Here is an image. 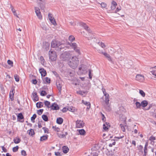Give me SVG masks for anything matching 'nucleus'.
<instances>
[{
  "label": "nucleus",
  "mask_w": 156,
  "mask_h": 156,
  "mask_svg": "<svg viewBox=\"0 0 156 156\" xmlns=\"http://www.w3.org/2000/svg\"><path fill=\"white\" fill-rule=\"evenodd\" d=\"M69 60V61L68 62L69 65L72 68L75 69L78 65V58L76 56H73Z\"/></svg>",
  "instance_id": "f257e3e1"
},
{
  "label": "nucleus",
  "mask_w": 156,
  "mask_h": 156,
  "mask_svg": "<svg viewBox=\"0 0 156 156\" xmlns=\"http://www.w3.org/2000/svg\"><path fill=\"white\" fill-rule=\"evenodd\" d=\"M51 46L53 48H57V50H60L62 48L61 42L55 40L52 41L51 43Z\"/></svg>",
  "instance_id": "f03ea898"
},
{
  "label": "nucleus",
  "mask_w": 156,
  "mask_h": 156,
  "mask_svg": "<svg viewBox=\"0 0 156 156\" xmlns=\"http://www.w3.org/2000/svg\"><path fill=\"white\" fill-rule=\"evenodd\" d=\"M105 104L104 105V107L108 111H109L111 110V108L110 107V105L109 104V95L108 94H105Z\"/></svg>",
  "instance_id": "7ed1b4c3"
},
{
  "label": "nucleus",
  "mask_w": 156,
  "mask_h": 156,
  "mask_svg": "<svg viewBox=\"0 0 156 156\" xmlns=\"http://www.w3.org/2000/svg\"><path fill=\"white\" fill-rule=\"evenodd\" d=\"M119 111L118 112V114H119V118L120 120L122 121H125L126 120V118L123 114H121L124 113L126 112L125 109L122 106L119 108Z\"/></svg>",
  "instance_id": "20e7f679"
},
{
  "label": "nucleus",
  "mask_w": 156,
  "mask_h": 156,
  "mask_svg": "<svg viewBox=\"0 0 156 156\" xmlns=\"http://www.w3.org/2000/svg\"><path fill=\"white\" fill-rule=\"evenodd\" d=\"M70 56V54L69 53L65 52L61 55L60 57L62 60L66 61L68 60Z\"/></svg>",
  "instance_id": "39448f33"
},
{
  "label": "nucleus",
  "mask_w": 156,
  "mask_h": 156,
  "mask_svg": "<svg viewBox=\"0 0 156 156\" xmlns=\"http://www.w3.org/2000/svg\"><path fill=\"white\" fill-rule=\"evenodd\" d=\"M57 55L55 51H50L49 52V59L52 61H55L57 58Z\"/></svg>",
  "instance_id": "423d86ee"
},
{
  "label": "nucleus",
  "mask_w": 156,
  "mask_h": 156,
  "mask_svg": "<svg viewBox=\"0 0 156 156\" xmlns=\"http://www.w3.org/2000/svg\"><path fill=\"white\" fill-rule=\"evenodd\" d=\"M35 12L37 17L40 20L42 19L41 12L39 8L36 7H35Z\"/></svg>",
  "instance_id": "0eeeda50"
},
{
  "label": "nucleus",
  "mask_w": 156,
  "mask_h": 156,
  "mask_svg": "<svg viewBox=\"0 0 156 156\" xmlns=\"http://www.w3.org/2000/svg\"><path fill=\"white\" fill-rule=\"evenodd\" d=\"M136 80L140 82H143L144 80V76L141 74H137L136 76Z\"/></svg>",
  "instance_id": "6e6552de"
},
{
  "label": "nucleus",
  "mask_w": 156,
  "mask_h": 156,
  "mask_svg": "<svg viewBox=\"0 0 156 156\" xmlns=\"http://www.w3.org/2000/svg\"><path fill=\"white\" fill-rule=\"evenodd\" d=\"M99 52L100 54H103L105 56V57L107 58L108 61L111 62L112 63L113 62L112 58L109 54H108L106 52H104L100 51Z\"/></svg>",
  "instance_id": "1a4fd4ad"
},
{
  "label": "nucleus",
  "mask_w": 156,
  "mask_h": 156,
  "mask_svg": "<svg viewBox=\"0 0 156 156\" xmlns=\"http://www.w3.org/2000/svg\"><path fill=\"white\" fill-rule=\"evenodd\" d=\"M84 122L80 120H77L76 122V126L77 128H82L84 126Z\"/></svg>",
  "instance_id": "9d476101"
},
{
  "label": "nucleus",
  "mask_w": 156,
  "mask_h": 156,
  "mask_svg": "<svg viewBox=\"0 0 156 156\" xmlns=\"http://www.w3.org/2000/svg\"><path fill=\"white\" fill-rule=\"evenodd\" d=\"M156 111V107H154L150 111L151 115L153 117L156 118V113H154Z\"/></svg>",
  "instance_id": "9b49d317"
},
{
  "label": "nucleus",
  "mask_w": 156,
  "mask_h": 156,
  "mask_svg": "<svg viewBox=\"0 0 156 156\" xmlns=\"http://www.w3.org/2000/svg\"><path fill=\"white\" fill-rule=\"evenodd\" d=\"M51 108L53 110H57L59 109L58 105L55 103H53L51 105Z\"/></svg>",
  "instance_id": "f8f14e48"
},
{
  "label": "nucleus",
  "mask_w": 156,
  "mask_h": 156,
  "mask_svg": "<svg viewBox=\"0 0 156 156\" xmlns=\"http://www.w3.org/2000/svg\"><path fill=\"white\" fill-rule=\"evenodd\" d=\"M87 71L86 70L82 69V68L79 67V70L77 72L78 74L79 75H81L82 74H85L86 73Z\"/></svg>",
  "instance_id": "ddd939ff"
},
{
  "label": "nucleus",
  "mask_w": 156,
  "mask_h": 156,
  "mask_svg": "<svg viewBox=\"0 0 156 156\" xmlns=\"http://www.w3.org/2000/svg\"><path fill=\"white\" fill-rule=\"evenodd\" d=\"M82 102L84 104L87 106V109L88 110H89L90 107V102L85 101L83 100H82Z\"/></svg>",
  "instance_id": "4468645a"
},
{
  "label": "nucleus",
  "mask_w": 156,
  "mask_h": 156,
  "mask_svg": "<svg viewBox=\"0 0 156 156\" xmlns=\"http://www.w3.org/2000/svg\"><path fill=\"white\" fill-rule=\"evenodd\" d=\"M15 92V90L14 89H12V90L10 91L9 94V98L11 99L12 101L14 100V95Z\"/></svg>",
  "instance_id": "2eb2a0df"
},
{
  "label": "nucleus",
  "mask_w": 156,
  "mask_h": 156,
  "mask_svg": "<svg viewBox=\"0 0 156 156\" xmlns=\"http://www.w3.org/2000/svg\"><path fill=\"white\" fill-rule=\"evenodd\" d=\"M39 72L42 76H44L46 75V72L45 70L43 68L40 69H39Z\"/></svg>",
  "instance_id": "dca6fc26"
},
{
  "label": "nucleus",
  "mask_w": 156,
  "mask_h": 156,
  "mask_svg": "<svg viewBox=\"0 0 156 156\" xmlns=\"http://www.w3.org/2000/svg\"><path fill=\"white\" fill-rule=\"evenodd\" d=\"M80 24L82 27L84 28L85 30H86L88 31H89L90 30L89 28L87 26L85 23L83 22H81L80 23Z\"/></svg>",
  "instance_id": "f3484780"
},
{
  "label": "nucleus",
  "mask_w": 156,
  "mask_h": 156,
  "mask_svg": "<svg viewBox=\"0 0 156 156\" xmlns=\"http://www.w3.org/2000/svg\"><path fill=\"white\" fill-rule=\"evenodd\" d=\"M37 3L39 5V6L42 9H43L44 7V6H41V5L43 4L44 1L42 0H37Z\"/></svg>",
  "instance_id": "a211bd4d"
},
{
  "label": "nucleus",
  "mask_w": 156,
  "mask_h": 156,
  "mask_svg": "<svg viewBox=\"0 0 156 156\" xmlns=\"http://www.w3.org/2000/svg\"><path fill=\"white\" fill-rule=\"evenodd\" d=\"M148 103L147 101L146 100H144L141 103V106H142V107L144 108L146 107L148 105Z\"/></svg>",
  "instance_id": "6ab92c4d"
},
{
  "label": "nucleus",
  "mask_w": 156,
  "mask_h": 156,
  "mask_svg": "<svg viewBox=\"0 0 156 156\" xmlns=\"http://www.w3.org/2000/svg\"><path fill=\"white\" fill-rule=\"evenodd\" d=\"M117 5V3L115 1H113L112 2L111 6V9L112 10H114L116 8V6Z\"/></svg>",
  "instance_id": "aec40b11"
},
{
  "label": "nucleus",
  "mask_w": 156,
  "mask_h": 156,
  "mask_svg": "<svg viewBox=\"0 0 156 156\" xmlns=\"http://www.w3.org/2000/svg\"><path fill=\"white\" fill-rule=\"evenodd\" d=\"M57 87L59 90V92L60 93H61V90H62V86L60 83L59 82L56 83Z\"/></svg>",
  "instance_id": "412c9836"
},
{
  "label": "nucleus",
  "mask_w": 156,
  "mask_h": 156,
  "mask_svg": "<svg viewBox=\"0 0 156 156\" xmlns=\"http://www.w3.org/2000/svg\"><path fill=\"white\" fill-rule=\"evenodd\" d=\"M110 126L109 123L107 122H106L103 125V128L105 130H107Z\"/></svg>",
  "instance_id": "4be33fe9"
},
{
  "label": "nucleus",
  "mask_w": 156,
  "mask_h": 156,
  "mask_svg": "<svg viewBox=\"0 0 156 156\" xmlns=\"http://www.w3.org/2000/svg\"><path fill=\"white\" fill-rule=\"evenodd\" d=\"M48 136L46 135L41 136L40 138V140L41 141L46 140H47Z\"/></svg>",
  "instance_id": "5701e85b"
},
{
  "label": "nucleus",
  "mask_w": 156,
  "mask_h": 156,
  "mask_svg": "<svg viewBox=\"0 0 156 156\" xmlns=\"http://www.w3.org/2000/svg\"><path fill=\"white\" fill-rule=\"evenodd\" d=\"M63 122V119L62 118H57L56 120L57 123L59 124H62Z\"/></svg>",
  "instance_id": "b1692460"
},
{
  "label": "nucleus",
  "mask_w": 156,
  "mask_h": 156,
  "mask_svg": "<svg viewBox=\"0 0 156 156\" xmlns=\"http://www.w3.org/2000/svg\"><path fill=\"white\" fill-rule=\"evenodd\" d=\"M33 95L34 100L36 101H37L38 100V98L36 92H35L33 93Z\"/></svg>",
  "instance_id": "393cba45"
},
{
  "label": "nucleus",
  "mask_w": 156,
  "mask_h": 156,
  "mask_svg": "<svg viewBox=\"0 0 156 156\" xmlns=\"http://www.w3.org/2000/svg\"><path fill=\"white\" fill-rule=\"evenodd\" d=\"M62 150L63 152L64 153H67L69 150V149L68 147L66 146H64L62 147Z\"/></svg>",
  "instance_id": "a878e982"
},
{
  "label": "nucleus",
  "mask_w": 156,
  "mask_h": 156,
  "mask_svg": "<svg viewBox=\"0 0 156 156\" xmlns=\"http://www.w3.org/2000/svg\"><path fill=\"white\" fill-rule=\"evenodd\" d=\"M17 119L21 120L24 118L22 114L21 113H19L17 115Z\"/></svg>",
  "instance_id": "bb28decb"
},
{
  "label": "nucleus",
  "mask_w": 156,
  "mask_h": 156,
  "mask_svg": "<svg viewBox=\"0 0 156 156\" xmlns=\"http://www.w3.org/2000/svg\"><path fill=\"white\" fill-rule=\"evenodd\" d=\"M36 107L37 108H40L43 107V104L41 102H38L36 104Z\"/></svg>",
  "instance_id": "cd10ccee"
},
{
  "label": "nucleus",
  "mask_w": 156,
  "mask_h": 156,
  "mask_svg": "<svg viewBox=\"0 0 156 156\" xmlns=\"http://www.w3.org/2000/svg\"><path fill=\"white\" fill-rule=\"evenodd\" d=\"M68 44L70 45V46H72L73 48L74 49L76 48L77 47V45L76 43H68Z\"/></svg>",
  "instance_id": "c85d7f7f"
},
{
  "label": "nucleus",
  "mask_w": 156,
  "mask_h": 156,
  "mask_svg": "<svg viewBox=\"0 0 156 156\" xmlns=\"http://www.w3.org/2000/svg\"><path fill=\"white\" fill-rule=\"evenodd\" d=\"M27 133L30 136H33L34 134V130L32 129L28 130L27 131Z\"/></svg>",
  "instance_id": "c756f323"
},
{
  "label": "nucleus",
  "mask_w": 156,
  "mask_h": 156,
  "mask_svg": "<svg viewBox=\"0 0 156 156\" xmlns=\"http://www.w3.org/2000/svg\"><path fill=\"white\" fill-rule=\"evenodd\" d=\"M44 104L48 108H51L50 102L48 101H45L44 102Z\"/></svg>",
  "instance_id": "7c9ffc66"
},
{
  "label": "nucleus",
  "mask_w": 156,
  "mask_h": 156,
  "mask_svg": "<svg viewBox=\"0 0 156 156\" xmlns=\"http://www.w3.org/2000/svg\"><path fill=\"white\" fill-rule=\"evenodd\" d=\"M42 118L45 121H47L48 120V118L46 115H43L42 116Z\"/></svg>",
  "instance_id": "2f4dec72"
},
{
  "label": "nucleus",
  "mask_w": 156,
  "mask_h": 156,
  "mask_svg": "<svg viewBox=\"0 0 156 156\" xmlns=\"http://www.w3.org/2000/svg\"><path fill=\"white\" fill-rule=\"evenodd\" d=\"M79 133L80 134L83 135L85 133V131L83 129H80L79 130Z\"/></svg>",
  "instance_id": "473e14b6"
},
{
  "label": "nucleus",
  "mask_w": 156,
  "mask_h": 156,
  "mask_svg": "<svg viewBox=\"0 0 156 156\" xmlns=\"http://www.w3.org/2000/svg\"><path fill=\"white\" fill-rule=\"evenodd\" d=\"M13 141L15 144H18L20 142V140L19 138L16 137L14 139Z\"/></svg>",
  "instance_id": "72a5a7b5"
},
{
  "label": "nucleus",
  "mask_w": 156,
  "mask_h": 156,
  "mask_svg": "<svg viewBox=\"0 0 156 156\" xmlns=\"http://www.w3.org/2000/svg\"><path fill=\"white\" fill-rule=\"evenodd\" d=\"M135 105L136 107V108H140L141 106V103L137 101L135 103Z\"/></svg>",
  "instance_id": "f704fd0d"
},
{
  "label": "nucleus",
  "mask_w": 156,
  "mask_h": 156,
  "mask_svg": "<svg viewBox=\"0 0 156 156\" xmlns=\"http://www.w3.org/2000/svg\"><path fill=\"white\" fill-rule=\"evenodd\" d=\"M139 93L143 97H144L145 96V94L142 90H139Z\"/></svg>",
  "instance_id": "c9c22d12"
},
{
  "label": "nucleus",
  "mask_w": 156,
  "mask_h": 156,
  "mask_svg": "<svg viewBox=\"0 0 156 156\" xmlns=\"http://www.w3.org/2000/svg\"><path fill=\"white\" fill-rule=\"evenodd\" d=\"M37 115L36 114H34L33 115V116L31 118V121L33 122H35L34 120L36 118Z\"/></svg>",
  "instance_id": "e433bc0d"
},
{
  "label": "nucleus",
  "mask_w": 156,
  "mask_h": 156,
  "mask_svg": "<svg viewBox=\"0 0 156 156\" xmlns=\"http://www.w3.org/2000/svg\"><path fill=\"white\" fill-rule=\"evenodd\" d=\"M75 40L74 37L72 35H70L69 37V40L71 41H73Z\"/></svg>",
  "instance_id": "4c0bfd02"
},
{
  "label": "nucleus",
  "mask_w": 156,
  "mask_h": 156,
  "mask_svg": "<svg viewBox=\"0 0 156 156\" xmlns=\"http://www.w3.org/2000/svg\"><path fill=\"white\" fill-rule=\"evenodd\" d=\"M44 81L46 83H50V79L47 77H46L44 78Z\"/></svg>",
  "instance_id": "58836bf2"
},
{
  "label": "nucleus",
  "mask_w": 156,
  "mask_h": 156,
  "mask_svg": "<svg viewBox=\"0 0 156 156\" xmlns=\"http://www.w3.org/2000/svg\"><path fill=\"white\" fill-rule=\"evenodd\" d=\"M67 109L68 110L72 112H73L75 111L74 108L73 107H68V108H67Z\"/></svg>",
  "instance_id": "ea45409f"
},
{
  "label": "nucleus",
  "mask_w": 156,
  "mask_h": 156,
  "mask_svg": "<svg viewBox=\"0 0 156 156\" xmlns=\"http://www.w3.org/2000/svg\"><path fill=\"white\" fill-rule=\"evenodd\" d=\"M43 109H40L39 110H38L37 111V114H38L39 115H41L42 113H43Z\"/></svg>",
  "instance_id": "a19ab883"
},
{
  "label": "nucleus",
  "mask_w": 156,
  "mask_h": 156,
  "mask_svg": "<svg viewBox=\"0 0 156 156\" xmlns=\"http://www.w3.org/2000/svg\"><path fill=\"white\" fill-rule=\"evenodd\" d=\"M47 94L46 91L44 90L42 91L40 93V95L42 96H44Z\"/></svg>",
  "instance_id": "79ce46f5"
},
{
  "label": "nucleus",
  "mask_w": 156,
  "mask_h": 156,
  "mask_svg": "<svg viewBox=\"0 0 156 156\" xmlns=\"http://www.w3.org/2000/svg\"><path fill=\"white\" fill-rule=\"evenodd\" d=\"M77 93L78 94L83 95L85 93V92L81 90H79V91H77Z\"/></svg>",
  "instance_id": "37998d69"
},
{
  "label": "nucleus",
  "mask_w": 156,
  "mask_h": 156,
  "mask_svg": "<svg viewBox=\"0 0 156 156\" xmlns=\"http://www.w3.org/2000/svg\"><path fill=\"white\" fill-rule=\"evenodd\" d=\"M58 136L60 138H62L65 136V135L64 134H61L58 133H57Z\"/></svg>",
  "instance_id": "c03bdc74"
},
{
  "label": "nucleus",
  "mask_w": 156,
  "mask_h": 156,
  "mask_svg": "<svg viewBox=\"0 0 156 156\" xmlns=\"http://www.w3.org/2000/svg\"><path fill=\"white\" fill-rule=\"evenodd\" d=\"M120 127L121 130L123 132H125V129L124 127V126H123V125L122 124H120Z\"/></svg>",
  "instance_id": "a18cd8bd"
},
{
  "label": "nucleus",
  "mask_w": 156,
  "mask_h": 156,
  "mask_svg": "<svg viewBox=\"0 0 156 156\" xmlns=\"http://www.w3.org/2000/svg\"><path fill=\"white\" fill-rule=\"evenodd\" d=\"M52 128L55 131H56L57 132L60 131V129L58 127H56V126H53Z\"/></svg>",
  "instance_id": "49530a36"
},
{
  "label": "nucleus",
  "mask_w": 156,
  "mask_h": 156,
  "mask_svg": "<svg viewBox=\"0 0 156 156\" xmlns=\"http://www.w3.org/2000/svg\"><path fill=\"white\" fill-rule=\"evenodd\" d=\"M19 147L18 146H16L15 147H14L12 148L13 151L14 152H16L17 151Z\"/></svg>",
  "instance_id": "de8ad7c7"
},
{
  "label": "nucleus",
  "mask_w": 156,
  "mask_h": 156,
  "mask_svg": "<svg viewBox=\"0 0 156 156\" xmlns=\"http://www.w3.org/2000/svg\"><path fill=\"white\" fill-rule=\"evenodd\" d=\"M14 78L16 81V82H19V77L17 75H14Z\"/></svg>",
  "instance_id": "09e8293b"
},
{
  "label": "nucleus",
  "mask_w": 156,
  "mask_h": 156,
  "mask_svg": "<svg viewBox=\"0 0 156 156\" xmlns=\"http://www.w3.org/2000/svg\"><path fill=\"white\" fill-rule=\"evenodd\" d=\"M92 72V71L91 69L89 70V76L90 79H92V75H91V73Z\"/></svg>",
  "instance_id": "8fccbe9b"
},
{
  "label": "nucleus",
  "mask_w": 156,
  "mask_h": 156,
  "mask_svg": "<svg viewBox=\"0 0 156 156\" xmlns=\"http://www.w3.org/2000/svg\"><path fill=\"white\" fill-rule=\"evenodd\" d=\"M101 5L102 8H105L107 6V4L104 2H102L101 4Z\"/></svg>",
  "instance_id": "3c124183"
},
{
  "label": "nucleus",
  "mask_w": 156,
  "mask_h": 156,
  "mask_svg": "<svg viewBox=\"0 0 156 156\" xmlns=\"http://www.w3.org/2000/svg\"><path fill=\"white\" fill-rule=\"evenodd\" d=\"M156 140V138L155 137L151 136L149 139V140L150 141H154Z\"/></svg>",
  "instance_id": "603ef678"
},
{
  "label": "nucleus",
  "mask_w": 156,
  "mask_h": 156,
  "mask_svg": "<svg viewBox=\"0 0 156 156\" xmlns=\"http://www.w3.org/2000/svg\"><path fill=\"white\" fill-rule=\"evenodd\" d=\"M99 44L103 48H105L106 47L105 45V44L102 42L100 43Z\"/></svg>",
  "instance_id": "864d4df0"
},
{
  "label": "nucleus",
  "mask_w": 156,
  "mask_h": 156,
  "mask_svg": "<svg viewBox=\"0 0 156 156\" xmlns=\"http://www.w3.org/2000/svg\"><path fill=\"white\" fill-rule=\"evenodd\" d=\"M42 129L44 130L45 133H48V128L44 127L42 128Z\"/></svg>",
  "instance_id": "5fc2aeb1"
},
{
  "label": "nucleus",
  "mask_w": 156,
  "mask_h": 156,
  "mask_svg": "<svg viewBox=\"0 0 156 156\" xmlns=\"http://www.w3.org/2000/svg\"><path fill=\"white\" fill-rule=\"evenodd\" d=\"M50 21L51 22V23L54 25H55L56 24V22L54 19L50 20Z\"/></svg>",
  "instance_id": "6e6d98bb"
},
{
  "label": "nucleus",
  "mask_w": 156,
  "mask_h": 156,
  "mask_svg": "<svg viewBox=\"0 0 156 156\" xmlns=\"http://www.w3.org/2000/svg\"><path fill=\"white\" fill-rule=\"evenodd\" d=\"M92 156H98V153L97 152H94L93 153H92Z\"/></svg>",
  "instance_id": "4d7b16f0"
},
{
  "label": "nucleus",
  "mask_w": 156,
  "mask_h": 156,
  "mask_svg": "<svg viewBox=\"0 0 156 156\" xmlns=\"http://www.w3.org/2000/svg\"><path fill=\"white\" fill-rule=\"evenodd\" d=\"M48 16L50 20L54 19V18L52 17V15L51 13L48 14Z\"/></svg>",
  "instance_id": "13d9d810"
},
{
  "label": "nucleus",
  "mask_w": 156,
  "mask_h": 156,
  "mask_svg": "<svg viewBox=\"0 0 156 156\" xmlns=\"http://www.w3.org/2000/svg\"><path fill=\"white\" fill-rule=\"evenodd\" d=\"M21 154L24 156H25L26 155V152L24 150H22L21 151Z\"/></svg>",
  "instance_id": "bf43d9fd"
},
{
  "label": "nucleus",
  "mask_w": 156,
  "mask_h": 156,
  "mask_svg": "<svg viewBox=\"0 0 156 156\" xmlns=\"http://www.w3.org/2000/svg\"><path fill=\"white\" fill-rule=\"evenodd\" d=\"M7 63L8 64L10 65L11 66H12L13 62L12 61L9 60L7 61Z\"/></svg>",
  "instance_id": "052dcab7"
},
{
  "label": "nucleus",
  "mask_w": 156,
  "mask_h": 156,
  "mask_svg": "<svg viewBox=\"0 0 156 156\" xmlns=\"http://www.w3.org/2000/svg\"><path fill=\"white\" fill-rule=\"evenodd\" d=\"M37 80L36 79H34L32 80V83L34 84H36L37 83Z\"/></svg>",
  "instance_id": "680f3d73"
},
{
  "label": "nucleus",
  "mask_w": 156,
  "mask_h": 156,
  "mask_svg": "<svg viewBox=\"0 0 156 156\" xmlns=\"http://www.w3.org/2000/svg\"><path fill=\"white\" fill-rule=\"evenodd\" d=\"M151 73L153 75L155 76H156V71H151Z\"/></svg>",
  "instance_id": "e2e57ef3"
},
{
  "label": "nucleus",
  "mask_w": 156,
  "mask_h": 156,
  "mask_svg": "<svg viewBox=\"0 0 156 156\" xmlns=\"http://www.w3.org/2000/svg\"><path fill=\"white\" fill-rule=\"evenodd\" d=\"M1 147L4 152H7V150L3 146H1Z\"/></svg>",
  "instance_id": "0e129e2a"
},
{
  "label": "nucleus",
  "mask_w": 156,
  "mask_h": 156,
  "mask_svg": "<svg viewBox=\"0 0 156 156\" xmlns=\"http://www.w3.org/2000/svg\"><path fill=\"white\" fill-rule=\"evenodd\" d=\"M76 52L79 53H80V50L79 48L77 47L76 48H75L74 49Z\"/></svg>",
  "instance_id": "69168bd1"
},
{
  "label": "nucleus",
  "mask_w": 156,
  "mask_h": 156,
  "mask_svg": "<svg viewBox=\"0 0 156 156\" xmlns=\"http://www.w3.org/2000/svg\"><path fill=\"white\" fill-rule=\"evenodd\" d=\"M147 148H146L145 149V148H144V156H146L147 154Z\"/></svg>",
  "instance_id": "338daca9"
},
{
  "label": "nucleus",
  "mask_w": 156,
  "mask_h": 156,
  "mask_svg": "<svg viewBox=\"0 0 156 156\" xmlns=\"http://www.w3.org/2000/svg\"><path fill=\"white\" fill-rule=\"evenodd\" d=\"M67 110H68L67 108L65 107L62 109V111L63 112H66Z\"/></svg>",
  "instance_id": "774afa93"
}]
</instances>
